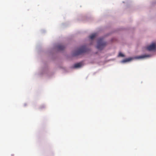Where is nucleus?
I'll return each mask as SVG.
<instances>
[{
    "instance_id": "obj_1",
    "label": "nucleus",
    "mask_w": 156,
    "mask_h": 156,
    "mask_svg": "<svg viewBox=\"0 0 156 156\" xmlns=\"http://www.w3.org/2000/svg\"><path fill=\"white\" fill-rule=\"evenodd\" d=\"M87 49L86 46H83L80 47L78 50L75 51L73 53V55L76 56L80 55L87 51Z\"/></svg>"
},
{
    "instance_id": "obj_2",
    "label": "nucleus",
    "mask_w": 156,
    "mask_h": 156,
    "mask_svg": "<svg viewBox=\"0 0 156 156\" xmlns=\"http://www.w3.org/2000/svg\"><path fill=\"white\" fill-rule=\"evenodd\" d=\"M107 44V43L103 41V39L100 38L98 40L97 48L98 49L101 50Z\"/></svg>"
},
{
    "instance_id": "obj_3",
    "label": "nucleus",
    "mask_w": 156,
    "mask_h": 156,
    "mask_svg": "<svg viewBox=\"0 0 156 156\" xmlns=\"http://www.w3.org/2000/svg\"><path fill=\"white\" fill-rule=\"evenodd\" d=\"M147 49L149 51H153L156 48V43H153L147 48Z\"/></svg>"
},
{
    "instance_id": "obj_4",
    "label": "nucleus",
    "mask_w": 156,
    "mask_h": 156,
    "mask_svg": "<svg viewBox=\"0 0 156 156\" xmlns=\"http://www.w3.org/2000/svg\"><path fill=\"white\" fill-rule=\"evenodd\" d=\"M57 48L58 50H63L65 48V47L63 45L60 44L57 46Z\"/></svg>"
},
{
    "instance_id": "obj_5",
    "label": "nucleus",
    "mask_w": 156,
    "mask_h": 156,
    "mask_svg": "<svg viewBox=\"0 0 156 156\" xmlns=\"http://www.w3.org/2000/svg\"><path fill=\"white\" fill-rule=\"evenodd\" d=\"M150 55H143L141 56H138L136 57L137 58L140 59L144 58L145 57H149Z\"/></svg>"
},
{
    "instance_id": "obj_6",
    "label": "nucleus",
    "mask_w": 156,
    "mask_h": 156,
    "mask_svg": "<svg viewBox=\"0 0 156 156\" xmlns=\"http://www.w3.org/2000/svg\"><path fill=\"white\" fill-rule=\"evenodd\" d=\"M82 65L81 63H77L74 64L73 66V68H79Z\"/></svg>"
},
{
    "instance_id": "obj_7",
    "label": "nucleus",
    "mask_w": 156,
    "mask_h": 156,
    "mask_svg": "<svg viewBox=\"0 0 156 156\" xmlns=\"http://www.w3.org/2000/svg\"><path fill=\"white\" fill-rule=\"evenodd\" d=\"M132 60V58H127L124 59L121 61L122 63H125L126 62H128Z\"/></svg>"
},
{
    "instance_id": "obj_8",
    "label": "nucleus",
    "mask_w": 156,
    "mask_h": 156,
    "mask_svg": "<svg viewBox=\"0 0 156 156\" xmlns=\"http://www.w3.org/2000/svg\"><path fill=\"white\" fill-rule=\"evenodd\" d=\"M97 35V33H94L92 34L90 36V38L91 39H93Z\"/></svg>"
},
{
    "instance_id": "obj_9",
    "label": "nucleus",
    "mask_w": 156,
    "mask_h": 156,
    "mask_svg": "<svg viewBox=\"0 0 156 156\" xmlns=\"http://www.w3.org/2000/svg\"><path fill=\"white\" fill-rule=\"evenodd\" d=\"M119 56L120 57H123L124 56V55L122 54V53L120 52L119 54Z\"/></svg>"
},
{
    "instance_id": "obj_10",
    "label": "nucleus",
    "mask_w": 156,
    "mask_h": 156,
    "mask_svg": "<svg viewBox=\"0 0 156 156\" xmlns=\"http://www.w3.org/2000/svg\"><path fill=\"white\" fill-rule=\"evenodd\" d=\"M12 156H13L14 155L13 154H11Z\"/></svg>"
}]
</instances>
